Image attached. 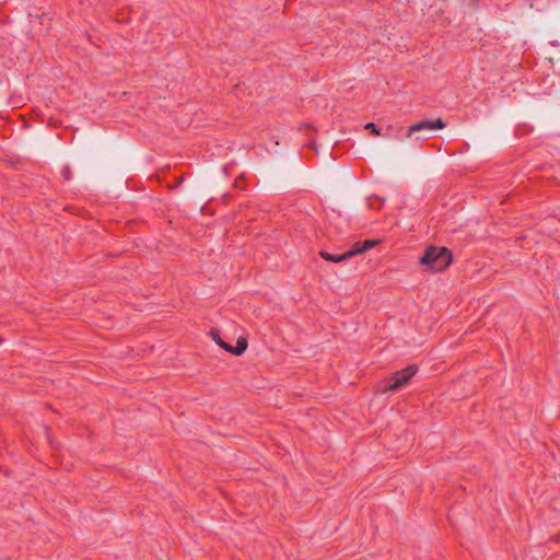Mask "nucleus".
<instances>
[{
  "label": "nucleus",
  "instance_id": "39448f33",
  "mask_svg": "<svg viewBox=\"0 0 560 560\" xmlns=\"http://www.w3.org/2000/svg\"><path fill=\"white\" fill-rule=\"evenodd\" d=\"M319 255H320L325 260H328V261H331V262H342V261H345V260H348V259H349L346 253H345V254H342V255H331V254H329V253H327V252L322 250V252L319 253Z\"/></svg>",
  "mask_w": 560,
  "mask_h": 560
},
{
  "label": "nucleus",
  "instance_id": "f03ea898",
  "mask_svg": "<svg viewBox=\"0 0 560 560\" xmlns=\"http://www.w3.org/2000/svg\"><path fill=\"white\" fill-rule=\"evenodd\" d=\"M443 128H445V124L441 118L436 120H422L409 127L408 137L417 141H424L429 133Z\"/></svg>",
  "mask_w": 560,
  "mask_h": 560
},
{
  "label": "nucleus",
  "instance_id": "423d86ee",
  "mask_svg": "<svg viewBox=\"0 0 560 560\" xmlns=\"http://www.w3.org/2000/svg\"><path fill=\"white\" fill-rule=\"evenodd\" d=\"M360 253H363V249H362V244L361 243H357L352 246V249H350L349 252H347V256L348 258H351L353 257L354 255L357 254H360Z\"/></svg>",
  "mask_w": 560,
  "mask_h": 560
},
{
  "label": "nucleus",
  "instance_id": "0eeeda50",
  "mask_svg": "<svg viewBox=\"0 0 560 560\" xmlns=\"http://www.w3.org/2000/svg\"><path fill=\"white\" fill-rule=\"evenodd\" d=\"M361 244H362L363 252H366V250H369L370 248H372L376 244V241L366 240V241H364Z\"/></svg>",
  "mask_w": 560,
  "mask_h": 560
},
{
  "label": "nucleus",
  "instance_id": "f257e3e1",
  "mask_svg": "<svg viewBox=\"0 0 560 560\" xmlns=\"http://www.w3.org/2000/svg\"><path fill=\"white\" fill-rule=\"evenodd\" d=\"M451 261V252L445 247L435 246L429 247L420 259L421 265L435 272L444 270Z\"/></svg>",
  "mask_w": 560,
  "mask_h": 560
},
{
  "label": "nucleus",
  "instance_id": "7ed1b4c3",
  "mask_svg": "<svg viewBox=\"0 0 560 560\" xmlns=\"http://www.w3.org/2000/svg\"><path fill=\"white\" fill-rule=\"evenodd\" d=\"M417 373V366L416 365H409L405 370H401L400 372H397L393 376V382L388 385H385L384 392H395L402 386H405L410 378Z\"/></svg>",
  "mask_w": 560,
  "mask_h": 560
},
{
  "label": "nucleus",
  "instance_id": "20e7f679",
  "mask_svg": "<svg viewBox=\"0 0 560 560\" xmlns=\"http://www.w3.org/2000/svg\"><path fill=\"white\" fill-rule=\"evenodd\" d=\"M211 336H212V339L215 341V343L220 348H222L225 351L231 352L235 355H241L247 348V341L244 337H238L236 347H232V346L228 345L226 342H224L223 340H221L219 338L218 332L213 331V332H211Z\"/></svg>",
  "mask_w": 560,
  "mask_h": 560
},
{
  "label": "nucleus",
  "instance_id": "6e6552de",
  "mask_svg": "<svg viewBox=\"0 0 560 560\" xmlns=\"http://www.w3.org/2000/svg\"><path fill=\"white\" fill-rule=\"evenodd\" d=\"M365 129L372 130L374 135H380V130L375 127L373 122H368L365 125Z\"/></svg>",
  "mask_w": 560,
  "mask_h": 560
}]
</instances>
